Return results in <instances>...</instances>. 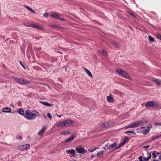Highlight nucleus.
<instances>
[{"label": "nucleus", "instance_id": "23", "mask_svg": "<svg viewBox=\"0 0 161 161\" xmlns=\"http://www.w3.org/2000/svg\"><path fill=\"white\" fill-rule=\"evenodd\" d=\"M74 135H72L71 136V137L68 139L64 142V144L66 143H68L69 142H70L73 140L74 138Z\"/></svg>", "mask_w": 161, "mask_h": 161}, {"label": "nucleus", "instance_id": "38", "mask_svg": "<svg viewBox=\"0 0 161 161\" xmlns=\"http://www.w3.org/2000/svg\"><path fill=\"white\" fill-rule=\"evenodd\" d=\"M152 126L151 124H150L147 125V130H149V131H150V129L152 128Z\"/></svg>", "mask_w": 161, "mask_h": 161}, {"label": "nucleus", "instance_id": "51", "mask_svg": "<svg viewBox=\"0 0 161 161\" xmlns=\"http://www.w3.org/2000/svg\"><path fill=\"white\" fill-rule=\"evenodd\" d=\"M132 133H133V134H136L135 133V132L134 131H132Z\"/></svg>", "mask_w": 161, "mask_h": 161}, {"label": "nucleus", "instance_id": "37", "mask_svg": "<svg viewBox=\"0 0 161 161\" xmlns=\"http://www.w3.org/2000/svg\"><path fill=\"white\" fill-rule=\"evenodd\" d=\"M154 125L155 126H161V122H155L154 123Z\"/></svg>", "mask_w": 161, "mask_h": 161}, {"label": "nucleus", "instance_id": "30", "mask_svg": "<svg viewBox=\"0 0 161 161\" xmlns=\"http://www.w3.org/2000/svg\"><path fill=\"white\" fill-rule=\"evenodd\" d=\"M103 151H100L98 152L97 154V155L98 157H102L103 156Z\"/></svg>", "mask_w": 161, "mask_h": 161}, {"label": "nucleus", "instance_id": "35", "mask_svg": "<svg viewBox=\"0 0 161 161\" xmlns=\"http://www.w3.org/2000/svg\"><path fill=\"white\" fill-rule=\"evenodd\" d=\"M156 37L158 39L161 41V35L160 34L158 33L156 35Z\"/></svg>", "mask_w": 161, "mask_h": 161}, {"label": "nucleus", "instance_id": "8", "mask_svg": "<svg viewBox=\"0 0 161 161\" xmlns=\"http://www.w3.org/2000/svg\"><path fill=\"white\" fill-rule=\"evenodd\" d=\"M66 152L68 154H70L71 155H70L69 157H75V150L74 149H72L70 150H68L66 151Z\"/></svg>", "mask_w": 161, "mask_h": 161}, {"label": "nucleus", "instance_id": "26", "mask_svg": "<svg viewBox=\"0 0 161 161\" xmlns=\"http://www.w3.org/2000/svg\"><path fill=\"white\" fill-rule=\"evenodd\" d=\"M17 112L21 115H24V112L23 109L22 108H19Z\"/></svg>", "mask_w": 161, "mask_h": 161}, {"label": "nucleus", "instance_id": "32", "mask_svg": "<svg viewBox=\"0 0 161 161\" xmlns=\"http://www.w3.org/2000/svg\"><path fill=\"white\" fill-rule=\"evenodd\" d=\"M99 51L103 55H106V52L104 50H100V51Z\"/></svg>", "mask_w": 161, "mask_h": 161}, {"label": "nucleus", "instance_id": "14", "mask_svg": "<svg viewBox=\"0 0 161 161\" xmlns=\"http://www.w3.org/2000/svg\"><path fill=\"white\" fill-rule=\"evenodd\" d=\"M117 146V143L116 142H114L112 144L110 145L108 147V148L109 150H111L114 149V148H115L116 149V147Z\"/></svg>", "mask_w": 161, "mask_h": 161}, {"label": "nucleus", "instance_id": "16", "mask_svg": "<svg viewBox=\"0 0 161 161\" xmlns=\"http://www.w3.org/2000/svg\"><path fill=\"white\" fill-rule=\"evenodd\" d=\"M152 81L158 85H161V81L160 80L156 79H152Z\"/></svg>", "mask_w": 161, "mask_h": 161}, {"label": "nucleus", "instance_id": "47", "mask_svg": "<svg viewBox=\"0 0 161 161\" xmlns=\"http://www.w3.org/2000/svg\"><path fill=\"white\" fill-rule=\"evenodd\" d=\"M91 156L92 158H93V157H94V155L93 154H92L91 155Z\"/></svg>", "mask_w": 161, "mask_h": 161}, {"label": "nucleus", "instance_id": "34", "mask_svg": "<svg viewBox=\"0 0 161 161\" xmlns=\"http://www.w3.org/2000/svg\"><path fill=\"white\" fill-rule=\"evenodd\" d=\"M153 158H156L157 156V154L156 153V151H154L152 153Z\"/></svg>", "mask_w": 161, "mask_h": 161}, {"label": "nucleus", "instance_id": "15", "mask_svg": "<svg viewBox=\"0 0 161 161\" xmlns=\"http://www.w3.org/2000/svg\"><path fill=\"white\" fill-rule=\"evenodd\" d=\"M2 111L4 113H10L11 112L10 108L8 107H6L3 108Z\"/></svg>", "mask_w": 161, "mask_h": 161}, {"label": "nucleus", "instance_id": "28", "mask_svg": "<svg viewBox=\"0 0 161 161\" xmlns=\"http://www.w3.org/2000/svg\"><path fill=\"white\" fill-rule=\"evenodd\" d=\"M25 7L27 9H28L30 11L33 13L34 14H35V13H36L35 11L34 10H33L31 8L29 7L28 6H25Z\"/></svg>", "mask_w": 161, "mask_h": 161}, {"label": "nucleus", "instance_id": "24", "mask_svg": "<svg viewBox=\"0 0 161 161\" xmlns=\"http://www.w3.org/2000/svg\"><path fill=\"white\" fill-rule=\"evenodd\" d=\"M57 127H60L65 126L64 121L59 122L57 125Z\"/></svg>", "mask_w": 161, "mask_h": 161}, {"label": "nucleus", "instance_id": "44", "mask_svg": "<svg viewBox=\"0 0 161 161\" xmlns=\"http://www.w3.org/2000/svg\"><path fill=\"white\" fill-rule=\"evenodd\" d=\"M21 65L25 69V66L23 65V64H22V62L21 61H20L19 62Z\"/></svg>", "mask_w": 161, "mask_h": 161}, {"label": "nucleus", "instance_id": "18", "mask_svg": "<svg viewBox=\"0 0 161 161\" xmlns=\"http://www.w3.org/2000/svg\"><path fill=\"white\" fill-rule=\"evenodd\" d=\"M113 92L115 94H116L120 97H121L122 95V93L120 92L117 90H115Z\"/></svg>", "mask_w": 161, "mask_h": 161}, {"label": "nucleus", "instance_id": "25", "mask_svg": "<svg viewBox=\"0 0 161 161\" xmlns=\"http://www.w3.org/2000/svg\"><path fill=\"white\" fill-rule=\"evenodd\" d=\"M70 133V131H62L61 132L60 134L61 135H67L69 134Z\"/></svg>", "mask_w": 161, "mask_h": 161}, {"label": "nucleus", "instance_id": "7", "mask_svg": "<svg viewBox=\"0 0 161 161\" xmlns=\"http://www.w3.org/2000/svg\"><path fill=\"white\" fill-rule=\"evenodd\" d=\"M75 149L77 152L79 153L84 154L87 152V150L84 147H81L80 146L76 147Z\"/></svg>", "mask_w": 161, "mask_h": 161}, {"label": "nucleus", "instance_id": "41", "mask_svg": "<svg viewBox=\"0 0 161 161\" xmlns=\"http://www.w3.org/2000/svg\"><path fill=\"white\" fill-rule=\"evenodd\" d=\"M132 131H126L125 133L127 134L128 135H129L130 134V133H132Z\"/></svg>", "mask_w": 161, "mask_h": 161}, {"label": "nucleus", "instance_id": "56", "mask_svg": "<svg viewBox=\"0 0 161 161\" xmlns=\"http://www.w3.org/2000/svg\"><path fill=\"white\" fill-rule=\"evenodd\" d=\"M160 137H161V134L160 135Z\"/></svg>", "mask_w": 161, "mask_h": 161}, {"label": "nucleus", "instance_id": "48", "mask_svg": "<svg viewBox=\"0 0 161 161\" xmlns=\"http://www.w3.org/2000/svg\"><path fill=\"white\" fill-rule=\"evenodd\" d=\"M11 106L13 107H14V104H11Z\"/></svg>", "mask_w": 161, "mask_h": 161}, {"label": "nucleus", "instance_id": "52", "mask_svg": "<svg viewBox=\"0 0 161 161\" xmlns=\"http://www.w3.org/2000/svg\"><path fill=\"white\" fill-rule=\"evenodd\" d=\"M53 26H54V27H58L56 25H54Z\"/></svg>", "mask_w": 161, "mask_h": 161}, {"label": "nucleus", "instance_id": "31", "mask_svg": "<svg viewBox=\"0 0 161 161\" xmlns=\"http://www.w3.org/2000/svg\"><path fill=\"white\" fill-rule=\"evenodd\" d=\"M111 43L112 45H113L116 47H119V44L115 42H111Z\"/></svg>", "mask_w": 161, "mask_h": 161}, {"label": "nucleus", "instance_id": "3", "mask_svg": "<svg viewBox=\"0 0 161 161\" xmlns=\"http://www.w3.org/2000/svg\"><path fill=\"white\" fill-rule=\"evenodd\" d=\"M50 16L55 19H58L61 21H64V19L61 17V15L55 12H52L50 14Z\"/></svg>", "mask_w": 161, "mask_h": 161}, {"label": "nucleus", "instance_id": "6", "mask_svg": "<svg viewBox=\"0 0 161 161\" xmlns=\"http://www.w3.org/2000/svg\"><path fill=\"white\" fill-rule=\"evenodd\" d=\"M14 79L18 83L21 84H29L31 83L29 81L25 80L18 77H14Z\"/></svg>", "mask_w": 161, "mask_h": 161}, {"label": "nucleus", "instance_id": "40", "mask_svg": "<svg viewBox=\"0 0 161 161\" xmlns=\"http://www.w3.org/2000/svg\"><path fill=\"white\" fill-rule=\"evenodd\" d=\"M97 148L94 147L92 149V150L89 149L88 150L90 152H93V151H95Z\"/></svg>", "mask_w": 161, "mask_h": 161}, {"label": "nucleus", "instance_id": "53", "mask_svg": "<svg viewBox=\"0 0 161 161\" xmlns=\"http://www.w3.org/2000/svg\"><path fill=\"white\" fill-rule=\"evenodd\" d=\"M145 128V127H141V128Z\"/></svg>", "mask_w": 161, "mask_h": 161}, {"label": "nucleus", "instance_id": "33", "mask_svg": "<svg viewBox=\"0 0 161 161\" xmlns=\"http://www.w3.org/2000/svg\"><path fill=\"white\" fill-rule=\"evenodd\" d=\"M149 40L150 42H153L154 40V38L152 36H148Z\"/></svg>", "mask_w": 161, "mask_h": 161}, {"label": "nucleus", "instance_id": "4", "mask_svg": "<svg viewBox=\"0 0 161 161\" xmlns=\"http://www.w3.org/2000/svg\"><path fill=\"white\" fill-rule=\"evenodd\" d=\"M116 71L119 74H120L123 77L126 79H130L129 75L125 71L121 69H117Z\"/></svg>", "mask_w": 161, "mask_h": 161}, {"label": "nucleus", "instance_id": "11", "mask_svg": "<svg viewBox=\"0 0 161 161\" xmlns=\"http://www.w3.org/2000/svg\"><path fill=\"white\" fill-rule=\"evenodd\" d=\"M65 126H69L72 124L74 122L71 120L68 119L64 121Z\"/></svg>", "mask_w": 161, "mask_h": 161}, {"label": "nucleus", "instance_id": "42", "mask_svg": "<svg viewBox=\"0 0 161 161\" xmlns=\"http://www.w3.org/2000/svg\"><path fill=\"white\" fill-rule=\"evenodd\" d=\"M150 147V146L149 145H147V146H144L143 147V148H145V149H148V148H149Z\"/></svg>", "mask_w": 161, "mask_h": 161}, {"label": "nucleus", "instance_id": "27", "mask_svg": "<svg viewBox=\"0 0 161 161\" xmlns=\"http://www.w3.org/2000/svg\"><path fill=\"white\" fill-rule=\"evenodd\" d=\"M149 156L148 157L146 158H143V161H148L149 160L151 157V153H149Z\"/></svg>", "mask_w": 161, "mask_h": 161}, {"label": "nucleus", "instance_id": "20", "mask_svg": "<svg viewBox=\"0 0 161 161\" xmlns=\"http://www.w3.org/2000/svg\"><path fill=\"white\" fill-rule=\"evenodd\" d=\"M127 138H126V139L123 141V142L120 143L118 146H117V147H116V149H118V148L121 147L122 146L124 145L125 143L126 142L127 140Z\"/></svg>", "mask_w": 161, "mask_h": 161}, {"label": "nucleus", "instance_id": "39", "mask_svg": "<svg viewBox=\"0 0 161 161\" xmlns=\"http://www.w3.org/2000/svg\"><path fill=\"white\" fill-rule=\"evenodd\" d=\"M43 15L45 17H47L48 16V14L47 13H44Z\"/></svg>", "mask_w": 161, "mask_h": 161}, {"label": "nucleus", "instance_id": "17", "mask_svg": "<svg viewBox=\"0 0 161 161\" xmlns=\"http://www.w3.org/2000/svg\"><path fill=\"white\" fill-rule=\"evenodd\" d=\"M111 126V124L108 121L104 123L102 125V126L103 127H108Z\"/></svg>", "mask_w": 161, "mask_h": 161}, {"label": "nucleus", "instance_id": "43", "mask_svg": "<svg viewBox=\"0 0 161 161\" xmlns=\"http://www.w3.org/2000/svg\"><path fill=\"white\" fill-rule=\"evenodd\" d=\"M139 160L140 161H143V158H142V157L141 156H140L139 157Z\"/></svg>", "mask_w": 161, "mask_h": 161}, {"label": "nucleus", "instance_id": "21", "mask_svg": "<svg viewBox=\"0 0 161 161\" xmlns=\"http://www.w3.org/2000/svg\"><path fill=\"white\" fill-rule=\"evenodd\" d=\"M160 137V135L153 136L151 137V141H153L157 139Z\"/></svg>", "mask_w": 161, "mask_h": 161}, {"label": "nucleus", "instance_id": "57", "mask_svg": "<svg viewBox=\"0 0 161 161\" xmlns=\"http://www.w3.org/2000/svg\"><path fill=\"white\" fill-rule=\"evenodd\" d=\"M160 153H161V152H160Z\"/></svg>", "mask_w": 161, "mask_h": 161}, {"label": "nucleus", "instance_id": "2", "mask_svg": "<svg viewBox=\"0 0 161 161\" xmlns=\"http://www.w3.org/2000/svg\"><path fill=\"white\" fill-rule=\"evenodd\" d=\"M143 123V121L142 120L138 121L125 125V128L128 129L136 127L141 126Z\"/></svg>", "mask_w": 161, "mask_h": 161}, {"label": "nucleus", "instance_id": "46", "mask_svg": "<svg viewBox=\"0 0 161 161\" xmlns=\"http://www.w3.org/2000/svg\"><path fill=\"white\" fill-rule=\"evenodd\" d=\"M156 153L157 154H161V153H160V152H156Z\"/></svg>", "mask_w": 161, "mask_h": 161}, {"label": "nucleus", "instance_id": "10", "mask_svg": "<svg viewBox=\"0 0 161 161\" xmlns=\"http://www.w3.org/2000/svg\"><path fill=\"white\" fill-rule=\"evenodd\" d=\"M46 128L47 127L46 125H43L42 129L38 132V135L39 136H42L46 130Z\"/></svg>", "mask_w": 161, "mask_h": 161}, {"label": "nucleus", "instance_id": "55", "mask_svg": "<svg viewBox=\"0 0 161 161\" xmlns=\"http://www.w3.org/2000/svg\"><path fill=\"white\" fill-rule=\"evenodd\" d=\"M59 28H61L62 27H58Z\"/></svg>", "mask_w": 161, "mask_h": 161}, {"label": "nucleus", "instance_id": "36", "mask_svg": "<svg viewBox=\"0 0 161 161\" xmlns=\"http://www.w3.org/2000/svg\"><path fill=\"white\" fill-rule=\"evenodd\" d=\"M47 117H48L50 119H52V116L50 113H48L47 114Z\"/></svg>", "mask_w": 161, "mask_h": 161}, {"label": "nucleus", "instance_id": "13", "mask_svg": "<svg viewBox=\"0 0 161 161\" xmlns=\"http://www.w3.org/2000/svg\"><path fill=\"white\" fill-rule=\"evenodd\" d=\"M146 104V106L147 107H152L155 105V103L153 101L147 102Z\"/></svg>", "mask_w": 161, "mask_h": 161}, {"label": "nucleus", "instance_id": "22", "mask_svg": "<svg viewBox=\"0 0 161 161\" xmlns=\"http://www.w3.org/2000/svg\"><path fill=\"white\" fill-rule=\"evenodd\" d=\"M40 102L42 104L47 107H50L52 105V104L46 102L41 101Z\"/></svg>", "mask_w": 161, "mask_h": 161}, {"label": "nucleus", "instance_id": "19", "mask_svg": "<svg viewBox=\"0 0 161 161\" xmlns=\"http://www.w3.org/2000/svg\"><path fill=\"white\" fill-rule=\"evenodd\" d=\"M83 69L84 70L85 72L89 76H90L91 78L92 77V75L90 71H89L88 69L85 68H84Z\"/></svg>", "mask_w": 161, "mask_h": 161}, {"label": "nucleus", "instance_id": "9", "mask_svg": "<svg viewBox=\"0 0 161 161\" xmlns=\"http://www.w3.org/2000/svg\"><path fill=\"white\" fill-rule=\"evenodd\" d=\"M30 148V145L29 144L23 145L18 147L19 149L22 151L26 150L27 149H29Z\"/></svg>", "mask_w": 161, "mask_h": 161}, {"label": "nucleus", "instance_id": "29", "mask_svg": "<svg viewBox=\"0 0 161 161\" xmlns=\"http://www.w3.org/2000/svg\"><path fill=\"white\" fill-rule=\"evenodd\" d=\"M149 131V130L146 129L142 131V133L144 135H146L148 134Z\"/></svg>", "mask_w": 161, "mask_h": 161}, {"label": "nucleus", "instance_id": "12", "mask_svg": "<svg viewBox=\"0 0 161 161\" xmlns=\"http://www.w3.org/2000/svg\"><path fill=\"white\" fill-rule=\"evenodd\" d=\"M107 100L109 103H113L114 102L113 97V96L111 94H110L109 96L107 97Z\"/></svg>", "mask_w": 161, "mask_h": 161}, {"label": "nucleus", "instance_id": "1", "mask_svg": "<svg viewBox=\"0 0 161 161\" xmlns=\"http://www.w3.org/2000/svg\"><path fill=\"white\" fill-rule=\"evenodd\" d=\"M38 114V112L36 110L31 112L30 110H27L25 112V117L29 120H33L36 118Z\"/></svg>", "mask_w": 161, "mask_h": 161}, {"label": "nucleus", "instance_id": "49", "mask_svg": "<svg viewBox=\"0 0 161 161\" xmlns=\"http://www.w3.org/2000/svg\"><path fill=\"white\" fill-rule=\"evenodd\" d=\"M62 115H58V114H57V116L59 117H60Z\"/></svg>", "mask_w": 161, "mask_h": 161}, {"label": "nucleus", "instance_id": "45", "mask_svg": "<svg viewBox=\"0 0 161 161\" xmlns=\"http://www.w3.org/2000/svg\"><path fill=\"white\" fill-rule=\"evenodd\" d=\"M17 139H22V137L21 136H19V137H17Z\"/></svg>", "mask_w": 161, "mask_h": 161}, {"label": "nucleus", "instance_id": "54", "mask_svg": "<svg viewBox=\"0 0 161 161\" xmlns=\"http://www.w3.org/2000/svg\"><path fill=\"white\" fill-rule=\"evenodd\" d=\"M44 118H46V116H44Z\"/></svg>", "mask_w": 161, "mask_h": 161}, {"label": "nucleus", "instance_id": "5", "mask_svg": "<svg viewBox=\"0 0 161 161\" xmlns=\"http://www.w3.org/2000/svg\"><path fill=\"white\" fill-rule=\"evenodd\" d=\"M24 25L26 26L36 28L39 30H42L43 29L42 27L39 26L36 24L34 23H25L24 24Z\"/></svg>", "mask_w": 161, "mask_h": 161}, {"label": "nucleus", "instance_id": "50", "mask_svg": "<svg viewBox=\"0 0 161 161\" xmlns=\"http://www.w3.org/2000/svg\"><path fill=\"white\" fill-rule=\"evenodd\" d=\"M159 158L161 160V155L159 156Z\"/></svg>", "mask_w": 161, "mask_h": 161}]
</instances>
